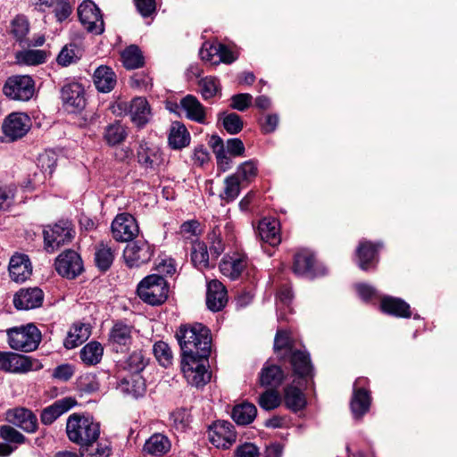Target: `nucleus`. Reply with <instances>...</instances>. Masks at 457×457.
I'll list each match as a JSON object with an SVG mask.
<instances>
[{
    "instance_id": "nucleus-52",
    "label": "nucleus",
    "mask_w": 457,
    "mask_h": 457,
    "mask_svg": "<svg viewBox=\"0 0 457 457\" xmlns=\"http://www.w3.org/2000/svg\"><path fill=\"white\" fill-rule=\"evenodd\" d=\"M80 447L82 457H109L111 454V447L106 442L96 441Z\"/></svg>"
},
{
    "instance_id": "nucleus-28",
    "label": "nucleus",
    "mask_w": 457,
    "mask_h": 457,
    "mask_svg": "<svg viewBox=\"0 0 457 457\" xmlns=\"http://www.w3.org/2000/svg\"><path fill=\"white\" fill-rule=\"evenodd\" d=\"M227 303V291L219 280L213 279L207 284L206 304L212 312L221 310Z\"/></svg>"
},
{
    "instance_id": "nucleus-47",
    "label": "nucleus",
    "mask_w": 457,
    "mask_h": 457,
    "mask_svg": "<svg viewBox=\"0 0 457 457\" xmlns=\"http://www.w3.org/2000/svg\"><path fill=\"white\" fill-rule=\"evenodd\" d=\"M199 93L204 100H209L218 94L220 95L221 87L216 77L207 76L198 82Z\"/></svg>"
},
{
    "instance_id": "nucleus-59",
    "label": "nucleus",
    "mask_w": 457,
    "mask_h": 457,
    "mask_svg": "<svg viewBox=\"0 0 457 457\" xmlns=\"http://www.w3.org/2000/svg\"><path fill=\"white\" fill-rule=\"evenodd\" d=\"M170 420L177 429L184 430L190 422V415L187 410L179 409L170 414Z\"/></svg>"
},
{
    "instance_id": "nucleus-24",
    "label": "nucleus",
    "mask_w": 457,
    "mask_h": 457,
    "mask_svg": "<svg viewBox=\"0 0 457 457\" xmlns=\"http://www.w3.org/2000/svg\"><path fill=\"white\" fill-rule=\"evenodd\" d=\"M247 265V257L244 253H234L233 254H226L220 263V272L234 280L239 278Z\"/></svg>"
},
{
    "instance_id": "nucleus-29",
    "label": "nucleus",
    "mask_w": 457,
    "mask_h": 457,
    "mask_svg": "<svg viewBox=\"0 0 457 457\" xmlns=\"http://www.w3.org/2000/svg\"><path fill=\"white\" fill-rule=\"evenodd\" d=\"M32 272L29 257L25 254H14L9 262V274L15 282H24Z\"/></svg>"
},
{
    "instance_id": "nucleus-2",
    "label": "nucleus",
    "mask_w": 457,
    "mask_h": 457,
    "mask_svg": "<svg viewBox=\"0 0 457 457\" xmlns=\"http://www.w3.org/2000/svg\"><path fill=\"white\" fill-rule=\"evenodd\" d=\"M66 433L72 443L84 446L97 441L100 425L89 415L72 413L67 419Z\"/></svg>"
},
{
    "instance_id": "nucleus-5",
    "label": "nucleus",
    "mask_w": 457,
    "mask_h": 457,
    "mask_svg": "<svg viewBox=\"0 0 457 457\" xmlns=\"http://www.w3.org/2000/svg\"><path fill=\"white\" fill-rule=\"evenodd\" d=\"M208 357H182L181 369L187 383L195 387H202L211 379L207 370Z\"/></svg>"
},
{
    "instance_id": "nucleus-15",
    "label": "nucleus",
    "mask_w": 457,
    "mask_h": 457,
    "mask_svg": "<svg viewBox=\"0 0 457 457\" xmlns=\"http://www.w3.org/2000/svg\"><path fill=\"white\" fill-rule=\"evenodd\" d=\"M208 437L215 447L228 449L236 442L237 433L229 421L217 420L209 427Z\"/></svg>"
},
{
    "instance_id": "nucleus-63",
    "label": "nucleus",
    "mask_w": 457,
    "mask_h": 457,
    "mask_svg": "<svg viewBox=\"0 0 457 457\" xmlns=\"http://www.w3.org/2000/svg\"><path fill=\"white\" fill-rule=\"evenodd\" d=\"M74 46H64L57 56V62L62 66H68L76 61Z\"/></svg>"
},
{
    "instance_id": "nucleus-43",
    "label": "nucleus",
    "mask_w": 457,
    "mask_h": 457,
    "mask_svg": "<svg viewBox=\"0 0 457 457\" xmlns=\"http://www.w3.org/2000/svg\"><path fill=\"white\" fill-rule=\"evenodd\" d=\"M191 262L199 270L210 268L209 253L204 242L194 241L191 250Z\"/></svg>"
},
{
    "instance_id": "nucleus-11",
    "label": "nucleus",
    "mask_w": 457,
    "mask_h": 457,
    "mask_svg": "<svg viewBox=\"0 0 457 457\" xmlns=\"http://www.w3.org/2000/svg\"><path fill=\"white\" fill-rule=\"evenodd\" d=\"M154 253V245L145 240L129 243L123 250V259L129 268L139 267L148 262Z\"/></svg>"
},
{
    "instance_id": "nucleus-21",
    "label": "nucleus",
    "mask_w": 457,
    "mask_h": 457,
    "mask_svg": "<svg viewBox=\"0 0 457 457\" xmlns=\"http://www.w3.org/2000/svg\"><path fill=\"white\" fill-rule=\"evenodd\" d=\"M366 384L367 378H358L353 385L351 410L355 419L361 418L370 409V396L364 387Z\"/></svg>"
},
{
    "instance_id": "nucleus-44",
    "label": "nucleus",
    "mask_w": 457,
    "mask_h": 457,
    "mask_svg": "<svg viewBox=\"0 0 457 457\" xmlns=\"http://www.w3.org/2000/svg\"><path fill=\"white\" fill-rule=\"evenodd\" d=\"M104 353L102 345L96 341H91L80 350V359L87 365H96L100 362Z\"/></svg>"
},
{
    "instance_id": "nucleus-41",
    "label": "nucleus",
    "mask_w": 457,
    "mask_h": 457,
    "mask_svg": "<svg viewBox=\"0 0 457 457\" xmlns=\"http://www.w3.org/2000/svg\"><path fill=\"white\" fill-rule=\"evenodd\" d=\"M256 415L257 409L255 405L246 402L235 405L231 413L233 420L238 425L252 423Z\"/></svg>"
},
{
    "instance_id": "nucleus-13",
    "label": "nucleus",
    "mask_w": 457,
    "mask_h": 457,
    "mask_svg": "<svg viewBox=\"0 0 457 457\" xmlns=\"http://www.w3.org/2000/svg\"><path fill=\"white\" fill-rule=\"evenodd\" d=\"M112 237L119 242H128L136 237L139 228L136 219L129 213L118 214L111 226Z\"/></svg>"
},
{
    "instance_id": "nucleus-35",
    "label": "nucleus",
    "mask_w": 457,
    "mask_h": 457,
    "mask_svg": "<svg viewBox=\"0 0 457 457\" xmlns=\"http://www.w3.org/2000/svg\"><path fill=\"white\" fill-rule=\"evenodd\" d=\"M383 312L400 318H409L411 315L410 305L403 300L393 296H384L380 302Z\"/></svg>"
},
{
    "instance_id": "nucleus-4",
    "label": "nucleus",
    "mask_w": 457,
    "mask_h": 457,
    "mask_svg": "<svg viewBox=\"0 0 457 457\" xmlns=\"http://www.w3.org/2000/svg\"><path fill=\"white\" fill-rule=\"evenodd\" d=\"M9 346L16 351L31 352L37 348L41 333L33 324L7 329Z\"/></svg>"
},
{
    "instance_id": "nucleus-40",
    "label": "nucleus",
    "mask_w": 457,
    "mask_h": 457,
    "mask_svg": "<svg viewBox=\"0 0 457 457\" xmlns=\"http://www.w3.org/2000/svg\"><path fill=\"white\" fill-rule=\"evenodd\" d=\"M284 379L283 370L279 366L266 362L260 373V383L263 386H278Z\"/></svg>"
},
{
    "instance_id": "nucleus-61",
    "label": "nucleus",
    "mask_w": 457,
    "mask_h": 457,
    "mask_svg": "<svg viewBox=\"0 0 457 457\" xmlns=\"http://www.w3.org/2000/svg\"><path fill=\"white\" fill-rule=\"evenodd\" d=\"M253 96L247 93L237 94L231 97L230 107L232 109L244 112L246 110L252 102Z\"/></svg>"
},
{
    "instance_id": "nucleus-9",
    "label": "nucleus",
    "mask_w": 457,
    "mask_h": 457,
    "mask_svg": "<svg viewBox=\"0 0 457 457\" xmlns=\"http://www.w3.org/2000/svg\"><path fill=\"white\" fill-rule=\"evenodd\" d=\"M135 328L122 320L113 323L108 333V345L116 353H123L133 343Z\"/></svg>"
},
{
    "instance_id": "nucleus-12",
    "label": "nucleus",
    "mask_w": 457,
    "mask_h": 457,
    "mask_svg": "<svg viewBox=\"0 0 457 457\" xmlns=\"http://www.w3.org/2000/svg\"><path fill=\"white\" fill-rule=\"evenodd\" d=\"M117 108L128 112L131 121L138 128L145 126L152 118V112L147 100L145 97H135L130 102H120Z\"/></svg>"
},
{
    "instance_id": "nucleus-17",
    "label": "nucleus",
    "mask_w": 457,
    "mask_h": 457,
    "mask_svg": "<svg viewBox=\"0 0 457 457\" xmlns=\"http://www.w3.org/2000/svg\"><path fill=\"white\" fill-rule=\"evenodd\" d=\"M203 61L218 65L220 62L230 64L237 56L226 46L216 42H204L199 51Z\"/></svg>"
},
{
    "instance_id": "nucleus-33",
    "label": "nucleus",
    "mask_w": 457,
    "mask_h": 457,
    "mask_svg": "<svg viewBox=\"0 0 457 457\" xmlns=\"http://www.w3.org/2000/svg\"><path fill=\"white\" fill-rule=\"evenodd\" d=\"M9 420L15 426L20 427L26 432H34L37 429V419L29 410L25 408L14 409L9 413Z\"/></svg>"
},
{
    "instance_id": "nucleus-58",
    "label": "nucleus",
    "mask_w": 457,
    "mask_h": 457,
    "mask_svg": "<svg viewBox=\"0 0 457 457\" xmlns=\"http://www.w3.org/2000/svg\"><path fill=\"white\" fill-rule=\"evenodd\" d=\"M78 387L81 392L93 393L99 389L100 385L96 375L88 373L80 376L77 382Z\"/></svg>"
},
{
    "instance_id": "nucleus-6",
    "label": "nucleus",
    "mask_w": 457,
    "mask_h": 457,
    "mask_svg": "<svg viewBox=\"0 0 457 457\" xmlns=\"http://www.w3.org/2000/svg\"><path fill=\"white\" fill-rule=\"evenodd\" d=\"M4 96L12 100L29 101L35 92V82L29 75L9 77L3 87Z\"/></svg>"
},
{
    "instance_id": "nucleus-14",
    "label": "nucleus",
    "mask_w": 457,
    "mask_h": 457,
    "mask_svg": "<svg viewBox=\"0 0 457 457\" xmlns=\"http://www.w3.org/2000/svg\"><path fill=\"white\" fill-rule=\"evenodd\" d=\"M31 128V120L24 112H12L4 120L2 130L11 141L23 137Z\"/></svg>"
},
{
    "instance_id": "nucleus-49",
    "label": "nucleus",
    "mask_w": 457,
    "mask_h": 457,
    "mask_svg": "<svg viewBox=\"0 0 457 457\" xmlns=\"http://www.w3.org/2000/svg\"><path fill=\"white\" fill-rule=\"evenodd\" d=\"M147 360L142 351L131 353L123 363V369L132 375H140V372L145 368Z\"/></svg>"
},
{
    "instance_id": "nucleus-53",
    "label": "nucleus",
    "mask_w": 457,
    "mask_h": 457,
    "mask_svg": "<svg viewBox=\"0 0 457 457\" xmlns=\"http://www.w3.org/2000/svg\"><path fill=\"white\" fill-rule=\"evenodd\" d=\"M126 136V129L120 122L112 123L105 129L104 138L110 145L121 143Z\"/></svg>"
},
{
    "instance_id": "nucleus-38",
    "label": "nucleus",
    "mask_w": 457,
    "mask_h": 457,
    "mask_svg": "<svg viewBox=\"0 0 457 457\" xmlns=\"http://www.w3.org/2000/svg\"><path fill=\"white\" fill-rule=\"evenodd\" d=\"M47 53L44 50L30 49V47L15 53L16 62L20 65L35 66L46 62Z\"/></svg>"
},
{
    "instance_id": "nucleus-60",
    "label": "nucleus",
    "mask_w": 457,
    "mask_h": 457,
    "mask_svg": "<svg viewBox=\"0 0 457 457\" xmlns=\"http://www.w3.org/2000/svg\"><path fill=\"white\" fill-rule=\"evenodd\" d=\"M0 436L5 441L22 444L25 440L24 436L10 426H2L0 428Z\"/></svg>"
},
{
    "instance_id": "nucleus-26",
    "label": "nucleus",
    "mask_w": 457,
    "mask_h": 457,
    "mask_svg": "<svg viewBox=\"0 0 457 457\" xmlns=\"http://www.w3.org/2000/svg\"><path fill=\"white\" fill-rule=\"evenodd\" d=\"M186 114V117L190 120L195 121L200 124H206V108L200 103V101L193 95H187L180 100L179 105Z\"/></svg>"
},
{
    "instance_id": "nucleus-1",
    "label": "nucleus",
    "mask_w": 457,
    "mask_h": 457,
    "mask_svg": "<svg viewBox=\"0 0 457 457\" xmlns=\"http://www.w3.org/2000/svg\"><path fill=\"white\" fill-rule=\"evenodd\" d=\"M182 357H208L211 353V333L208 328L201 323L182 325L177 332Z\"/></svg>"
},
{
    "instance_id": "nucleus-48",
    "label": "nucleus",
    "mask_w": 457,
    "mask_h": 457,
    "mask_svg": "<svg viewBox=\"0 0 457 457\" xmlns=\"http://www.w3.org/2000/svg\"><path fill=\"white\" fill-rule=\"evenodd\" d=\"M114 260V252L107 245L100 244L96 248L95 262L97 268L103 271L109 270Z\"/></svg>"
},
{
    "instance_id": "nucleus-27",
    "label": "nucleus",
    "mask_w": 457,
    "mask_h": 457,
    "mask_svg": "<svg viewBox=\"0 0 457 457\" xmlns=\"http://www.w3.org/2000/svg\"><path fill=\"white\" fill-rule=\"evenodd\" d=\"M286 360H288L295 375L299 378H312L313 367L311 362L310 355L305 350H295L291 352Z\"/></svg>"
},
{
    "instance_id": "nucleus-42",
    "label": "nucleus",
    "mask_w": 457,
    "mask_h": 457,
    "mask_svg": "<svg viewBox=\"0 0 457 457\" xmlns=\"http://www.w3.org/2000/svg\"><path fill=\"white\" fill-rule=\"evenodd\" d=\"M89 336L90 329L87 325H74L68 332L63 345L67 349H73L85 342Z\"/></svg>"
},
{
    "instance_id": "nucleus-25",
    "label": "nucleus",
    "mask_w": 457,
    "mask_h": 457,
    "mask_svg": "<svg viewBox=\"0 0 457 457\" xmlns=\"http://www.w3.org/2000/svg\"><path fill=\"white\" fill-rule=\"evenodd\" d=\"M76 404L77 401L70 396L55 401L51 405L43 409L40 415L41 422L45 425H51L60 416L70 411Z\"/></svg>"
},
{
    "instance_id": "nucleus-20",
    "label": "nucleus",
    "mask_w": 457,
    "mask_h": 457,
    "mask_svg": "<svg viewBox=\"0 0 457 457\" xmlns=\"http://www.w3.org/2000/svg\"><path fill=\"white\" fill-rule=\"evenodd\" d=\"M29 31V23L25 16L18 15L12 20L11 32L21 47L41 46L44 45L46 41L44 36L39 35L33 39H29L27 37Z\"/></svg>"
},
{
    "instance_id": "nucleus-39",
    "label": "nucleus",
    "mask_w": 457,
    "mask_h": 457,
    "mask_svg": "<svg viewBox=\"0 0 457 457\" xmlns=\"http://www.w3.org/2000/svg\"><path fill=\"white\" fill-rule=\"evenodd\" d=\"M170 442L166 436L156 433L145 441L144 451L152 455L161 456L170 451Z\"/></svg>"
},
{
    "instance_id": "nucleus-19",
    "label": "nucleus",
    "mask_w": 457,
    "mask_h": 457,
    "mask_svg": "<svg viewBox=\"0 0 457 457\" xmlns=\"http://www.w3.org/2000/svg\"><path fill=\"white\" fill-rule=\"evenodd\" d=\"M55 269L61 276L74 278L83 270L82 260L77 252L68 250L57 257Z\"/></svg>"
},
{
    "instance_id": "nucleus-10",
    "label": "nucleus",
    "mask_w": 457,
    "mask_h": 457,
    "mask_svg": "<svg viewBox=\"0 0 457 457\" xmlns=\"http://www.w3.org/2000/svg\"><path fill=\"white\" fill-rule=\"evenodd\" d=\"M78 15L83 27L90 33L100 35L104 23L100 9L91 0H84L78 8Z\"/></svg>"
},
{
    "instance_id": "nucleus-54",
    "label": "nucleus",
    "mask_w": 457,
    "mask_h": 457,
    "mask_svg": "<svg viewBox=\"0 0 457 457\" xmlns=\"http://www.w3.org/2000/svg\"><path fill=\"white\" fill-rule=\"evenodd\" d=\"M257 173L258 168L256 162L253 160H249L240 164L234 175L238 178L241 183H250L257 176Z\"/></svg>"
},
{
    "instance_id": "nucleus-62",
    "label": "nucleus",
    "mask_w": 457,
    "mask_h": 457,
    "mask_svg": "<svg viewBox=\"0 0 457 457\" xmlns=\"http://www.w3.org/2000/svg\"><path fill=\"white\" fill-rule=\"evenodd\" d=\"M75 372L73 365L70 363H64L58 365L52 373L54 378L60 381H68Z\"/></svg>"
},
{
    "instance_id": "nucleus-32",
    "label": "nucleus",
    "mask_w": 457,
    "mask_h": 457,
    "mask_svg": "<svg viewBox=\"0 0 457 457\" xmlns=\"http://www.w3.org/2000/svg\"><path fill=\"white\" fill-rule=\"evenodd\" d=\"M382 247L381 244L374 245L369 241H361L356 249L359 267L362 270H369L376 262L378 251Z\"/></svg>"
},
{
    "instance_id": "nucleus-51",
    "label": "nucleus",
    "mask_w": 457,
    "mask_h": 457,
    "mask_svg": "<svg viewBox=\"0 0 457 457\" xmlns=\"http://www.w3.org/2000/svg\"><path fill=\"white\" fill-rule=\"evenodd\" d=\"M121 58L123 65L129 70L139 68L144 63L141 51L137 46L126 48L121 54Z\"/></svg>"
},
{
    "instance_id": "nucleus-34",
    "label": "nucleus",
    "mask_w": 457,
    "mask_h": 457,
    "mask_svg": "<svg viewBox=\"0 0 457 457\" xmlns=\"http://www.w3.org/2000/svg\"><path fill=\"white\" fill-rule=\"evenodd\" d=\"M191 137L186 126L180 121L171 123L168 141L172 149L179 150L190 144Z\"/></svg>"
},
{
    "instance_id": "nucleus-45",
    "label": "nucleus",
    "mask_w": 457,
    "mask_h": 457,
    "mask_svg": "<svg viewBox=\"0 0 457 457\" xmlns=\"http://www.w3.org/2000/svg\"><path fill=\"white\" fill-rule=\"evenodd\" d=\"M240 185L241 181L237 176L234 174L228 176L224 179L223 190L219 195L220 199L226 204L233 202L240 194Z\"/></svg>"
},
{
    "instance_id": "nucleus-55",
    "label": "nucleus",
    "mask_w": 457,
    "mask_h": 457,
    "mask_svg": "<svg viewBox=\"0 0 457 457\" xmlns=\"http://www.w3.org/2000/svg\"><path fill=\"white\" fill-rule=\"evenodd\" d=\"M155 358L163 366L167 367L171 363L172 353L168 345L163 341L156 342L153 348Z\"/></svg>"
},
{
    "instance_id": "nucleus-30",
    "label": "nucleus",
    "mask_w": 457,
    "mask_h": 457,
    "mask_svg": "<svg viewBox=\"0 0 457 457\" xmlns=\"http://www.w3.org/2000/svg\"><path fill=\"white\" fill-rule=\"evenodd\" d=\"M258 234L262 241L271 246H277L281 242L279 222L276 219H262L258 226Z\"/></svg>"
},
{
    "instance_id": "nucleus-36",
    "label": "nucleus",
    "mask_w": 457,
    "mask_h": 457,
    "mask_svg": "<svg viewBox=\"0 0 457 457\" xmlns=\"http://www.w3.org/2000/svg\"><path fill=\"white\" fill-rule=\"evenodd\" d=\"M116 82V75L110 67L100 66L94 72V83L99 92H111Z\"/></svg>"
},
{
    "instance_id": "nucleus-64",
    "label": "nucleus",
    "mask_w": 457,
    "mask_h": 457,
    "mask_svg": "<svg viewBox=\"0 0 457 457\" xmlns=\"http://www.w3.org/2000/svg\"><path fill=\"white\" fill-rule=\"evenodd\" d=\"M257 446L252 443H245L237 448L236 457H259Z\"/></svg>"
},
{
    "instance_id": "nucleus-22",
    "label": "nucleus",
    "mask_w": 457,
    "mask_h": 457,
    "mask_svg": "<svg viewBox=\"0 0 457 457\" xmlns=\"http://www.w3.org/2000/svg\"><path fill=\"white\" fill-rule=\"evenodd\" d=\"M32 370L29 357L12 352H0V370L8 373H26Z\"/></svg>"
},
{
    "instance_id": "nucleus-37",
    "label": "nucleus",
    "mask_w": 457,
    "mask_h": 457,
    "mask_svg": "<svg viewBox=\"0 0 457 457\" xmlns=\"http://www.w3.org/2000/svg\"><path fill=\"white\" fill-rule=\"evenodd\" d=\"M138 162L145 168H155L162 162V154L156 146L141 144L137 152Z\"/></svg>"
},
{
    "instance_id": "nucleus-57",
    "label": "nucleus",
    "mask_w": 457,
    "mask_h": 457,
    "mask_svg": "<svg viewBox=\"0 0 457 457\" xmlns=\"http://www.w3.org/2000/svg\"><path fill=\"white\" fill-rule=\"evenodd\" d=\"M224 129L231 135L239 133L243 129V120L237 113L224 114L222 118Z\"/></svg>"
},
{
    "instance_id": "nucleus-3",
    "label": "nucleus",
    "mask_w": 457,
    "mask_h": 457,
    "mask_svg": "<svg viewBox=\"0 0 457 457\" xmlns=\"http://www.w3.org/2000/svg\"><path fill=\"white\" fill-rule=\"evenodd\" d=\"M137 292L143 302L151 305H160L168 297L169 287L162 275L152 274L140 281Z\"/></svg>"
},
{
    "instance_id": "nucleus-50",
    "label": "nucleus",
    "mask_w": 457,
    "mask_h": 457,
    "mask_svg": "<svg viewBox=\"0 0 457 457\" xmlns=\"http://www.w3.org/2000/svg\"><path fill=\"white\" fill-rule=\"evenodd\" d=\"M274 350L285 359L291 354L295 349L293 348L289 334L285 330H278L274 340Z\"/></svg>"
},
{
    "instance_id": "nucleus-31",
    "label": "nucleus",
    "mask_w": 457,
    "mask_h": 457,
    "mask_svg": "<svg viewBox=\"0 0 457 457\" xmlns=\"http://www.w3.org/2000/svg\"><path fill=\"white\" fill-rule=\"evenodd\" d=\"M118 390L127 396L138 399L145 395L146 386L141 375H131L124 378L118 385Z\"/></svg>"
},
{
    "instance_id": "nucleus-16",
    "label": "nucleus",
    "mask_w": 457,
    "mask_h": 457,
    "mask_svg": "<svg viewBox=\"0 0 457 457\" xmlns=\"http://www.w3.org/2000/svg\"><path fill=\"white\" fill-rule=\"evenodd\" d=\"M293 271L297 276L313 278L324 275L326 269L323 265L316 262L312 253L308 250H302L295 255Z\"/></svg>"
},
{
    "instance_id": "nucleus-18",
    "label": "nucleus",
    "mask_w": 457,
    "mask_h": 457,
    "mask_svg": "<svg viewBox=\"0 0 457 457\" xmlns=\"http://www.w3.org/2000/svg\"><path fill=\"white\" fill-rule=\"evenodd\" d=\"M63 106L69 112H79L86 105L85 89L79 82H69L61 90Z\"/></svg>"
},
{
    "instance_id": "nucleus-8",
    "label": "nucleus",
    "mask_w": 457,
    "mask_h": 457,
    "mask_svg": "<svg viewBox=\"0 0 457 457\" xmlns=\"http://www.w3.org/2000/svg\"><path fill=\"white\" fill-rule=\"evenodd\" d=\"M207 239L212 255L218 258L225 251L226 245L234 244L236 240L235 227L229 221H227L222 228L220 225L215 224L208 233Z\"/></svg>"
},
{
    "instance_id": "nucleus-23",
    "label": "nucleus",
    "mask_w": 457,
    "mask_h": 457,
    "mask_svg": "<svg viewBox=\"0 0 457 457\" xmlns=\"http://www.w3.org/2000/svg\"><path fill=\"white\" fill-rule=\"evenodd\" d=\"M44 293L38 287L21 288L13 297V304L19 310H30L41 306Z\"/></svg>"
},
{
    "instance_id": "nucleus-56",
    "label": "nucleus",
    "mask_w": 457,
    "mask_h": 457,
    "mask_svg": "<svg viewBox=\"0 0 457 457\" xmlns=\"http://www.w3.org/2000/svg\"><path fill=\"white\" fill-rule=\"evenodd\" d=\"M258 403L262 409L270 411L279 406L281 398L277 391L267 390L260 395Z\"/></svg>"
},
{
    "instance_id": "nucleus-46",
    "label": "nucleus",
    "mask_w": 457,
    "mask_h": 457,
    "mask_svg": "<svg viewBox=\"0 0 457 457\" xmlns=\"http://www.w3.org/2000/svg\"><path fill=\"white\" fill-rule=\"evenodd\" d=\"M285 403L290 410L297 411L305 406L306 400L299 388L288 386L285 388Z\"/></svg>"
},
{
    "instance_id": "nucleus-7",
    "label": "nucleus",
    "mask_w": 457,
    "mask_h": 457,
    "mask_svg": "<svg viewBox=\"0 0 457 457\" xmlns=\"http://www.w3.org/2000/svg\"><path fill=\"white\" fill-rule=\"evenodd\" d=\"M74 236L72 224L69 220H59L53 226L44 229L45 248L53 253L60 245L71 241Z\"/></svg>"
}]
</instances>
